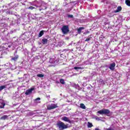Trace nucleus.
<instances>
[{
    "label": "nucleus",
    "instance_id": "nucleus-1",
    "mask_svg": "<svg viewBox=\"0 0 130 130\" xmlns=\"http://www.w3.org/2000/svg\"><path fill=\"white\" fill-rule=\"evenodd\" d=\"M57 125L59 130H63L66 129V128H68V125H65L64 123L60 121L57 123Z\"/></svg>",
    "mask_w": 130,
    "mask_h": 130
},
{
    "label": "nucleus",
    "instance_id": "nucleus-2",
    "mask_svg": "<svg viewBox=\"0 0 130 130\" xmlns=\"http://www.w3.org/2000/svg\"><path fill=\"white\" fill-rule=\"evenodd\" d=\"M97 113L99 114H101V115H103V114H109L110 113V111L108 109H102L97 112Z\"/></svg>",
    "mask_w": 130,
    "mask_h": 130
},
{
    "label": "nucleus",
    "instance_id": "nucleus-3",
    "mask_svg": "<svg viewBox=\"0 0 130 130\" xmlns=\"http://www.w3.org/2000/svg\"><path fill=\"white\" fill-rule=\"evenodd\" d=\"M63 34H67L69 33L70 30H69V26L68 25H64L61 29Z\"/></svg>",
    "mask_w": 130,
    "mask_h": 130
},
{
    "label": "nucleus",
    "instance_id": "nucleus-4",
    "mask_svg": "<svg viewBox=\"0 0 130 130\" xmlns=\"http://www.w3.org/2000/svg\"><path fill=\"white\" fill-rule=\"evenodd\" d=\"M57 106L56 104H52L47 106L48 110H51V109H54V108H57Z\"/></svg>",
    "mask_w": 130,
    "mask_h": 130
},
{
    "label": "nucleus",
    "instance_id": "nucleus-5",
    "mask_svg": "<svg viewBox=\"0 0 130 130\" xmlns=\"http://www.w3.org/2000/svg\"><path fill=\"white\" fill-rule=\"evenodd\" d=\"M62 120H63L64 121H66V122H69V123H71L72 122L71 121V120H70V118L68 117H62Z\"/></svg>",
    "mask_w": 130,
    "mask_h": 130
},
{
    "label": "nucleus",
    "instance_id": "nucleus-6",
    "mask_svg": "<svg viewBox=\"0 0 130 130\" xmlns=\"http://www.w3.org/2000/svg\"><path fill=\"white\" fill-rule=\"evenodd\" d=\"M34 88H31L30 89L27 90L25 92V95H30V94H31L32 91H34Z\"/></svg>",
    "mask_w": 130,
    "mask_h": 130
},
{
    "label": "nucleus",
    "instance_id": "nucleus-7",
    "mask_svg": "<svg viewBox=\"0 0 130 130\" xmlns=\"http://www.w3.org/2000/svg\"><path fill=\"white\" fill-rule=\"evenodd\" d=\"M115 68V62H113L110 64L109 69H110V70H111V71H113L114 70Z\"/></svg>",
    "mask_w": 130,
    "mask_h": 130
},
{
    "label": "nucleus",
    "instance_id": "nucleus-8",
    "mask_svg": "<svg viewBox=\"0 0 130 130\" xmlns=\"http://www.w3.org/2000/svg\"><path fill=\"white\" fill-rule=\"evenodd\" d=\"M50 63H54L57 62V60L54 59V58H50L49 60Z\"/></svg>",
    "mask_w": 130,
    "mask_h": 130
},
{
    "label": "nucleus",
    "instance_id": "nucleus-9",
    "mask_svg": "<svg viewBox=\"0 0 130 130\" xmlns=\"http://www.w3.org/2000/svg\"><path fill=\"white\" fill-rule=\"evenodd\" d=\"M0 119H1V120H8V119H9V116H8L7 115H5L1 117L0 118Z\"/></svg>",
    "mask_w": 130,
    "mask_h": 130
},
{
    "label": "nucleus",
    "instance_id": "nucleus-10",
    "mask_svg": "<svg viewBox=\"0 0 130 130\" xmlns=\"http://www.w3.org/2000/svg\"><path fill=\"white\" fill-rule=\"evenodd\" d=\"M6 104L2 100L0 101V108H5V106Z\"/></svg>",
    "mask_w": 130,
    "mask_h": 130
},
{
    "label": "nucleus",
    "instance_id": "nucleus-11",
    "mask_svg": "<svg viewBox=\"0 0 130 130\" xmlns=\"http://www.w3.org/2000/svg\"><path fill=\"white\" fill-rule=\"evenodd\" d=\"M34 3L35 4H36L34 5V7H36L37 8H40L41 5H40V3L38 2V1H35Z\"/></svg>",
    "mask_w": 130,
    "mask_h": 130
},
{
    "label": "nucleus",
    "instance_id": "nucleus-12",
    "mask_svg": "<svg viewBox=\"0 0 130 130\" xmlns=\"http://www.w3.org/2000/svg\"><path fill=\"white\" fill-rule=\"evenodd\" d=\"M63 44H64V42L63 41L59 42L57 43V46L58 47H61V46H62Z\"/></svg>",
    "mask_w": 130,
    "mask_h": 130
},
{
    "label": "nucleus",
    "instance_id": "nucleus-13",
    "mask_svg": "<svg viewBox=\"0 0 130 130\" xmlns=\"http://www.w3.org/2000/svg\"><path fill=\"white\" fill-rule=\"evenodd\" d=\"M40 98H37L34 100V103L36 104H38V103H40Z\"/></svg>",
    "mask_w": 130,
    "mask_h": 130
},
{
    "label": "nucleus",
    "instance_id": "nucleus-14",
    "mask_svg": "<svg viewBox=\"0 0 130 130\" xmlns=\"http://www.w3.org/2000/svg\"><path fill=\"white\" fill-rule=\"evenodd\" d=\"M3 47L6 49H8V47H11V45H9L8 44H3Z\"/></svg>",
    "mask_w": 130,
    "mask_h": 130
},
{
    "label": "nucleus",
    "instance_id": "nucleus-15",
    "mask_svg": "<svg viewBox=\"0 0 130 130\" xmlns=\"http://www.w3.org/2000/svg\"><path fill=\"white\" fill-rule=\"evenodd\" d=\"M121 9H122L121 7H120V6L118 7L117 10L115 11L114 13H118V12H120V11H121Z\"/></svg>",
    "mask_w": 130,
    "mask_h": 130
},
{
    "label": "nucleus",
    "instance_id": "nucleus-16",
    "mask_svg": "<svg viewBox=\"0 0 130 130\" xmlns=\"http://www.w3.org/2000/svg\"><path fill=\"white\" fill-rule=\"evenodd\" d=\"M47 41H48V40H47V39H42V43L43 44H47Z\"/></svg>",
    "mask_w": 130,
    "mask_h": 130
},
{
    "label": "nucleus",
    "instance_id": "nucleus-17",
    "mask_svg": "<svg viewBox=\"0 0 130 130\" xmlns=\"http://www.w3.org/2000/svg\"><path fill=\"white\" fill-rule=\"evenodd\" d=\"M83 29H84V27H80L79 28H78L77 29V31H78V34H81V32H82V30Z\"/></svg>",
    "mask_w": 130,
    "mask_h": 130
},
{
    "label": "nucleus",
    "instance_id": "nucleus-18",
    "mask_svg": "<svg viewBox=\"0 0 130 130\" xmlns=\"http://www.w3.org/2000/svg\"><path fill=\"white\" fill-rule=\"evenodd\" d=\"M44 34V30H41L39 34L38 37H42V36Z\"/></svg>",
    "mask_w": 130,
    "mask_h": 130
},
{
    "label": "nucleus",
    "instance_id": "nucleus-19",
    "mask_svg": "<svg viewBox=\"0 0 130 130\" xmlns=\"http://www.w3.org/2000/svg\"><path fill=\"white\" fill-rule=\"evenodd\" d=\"M18 58H19V56L16 55L15 56V57H12L11 59L12 60H14V61H16V60H17Z\"/></svg>",
    "mask_w": 130,
    "mask_h": 130
},
{
    "label": "nucleus",
    "instance_id": "nucleus-20",
    "mask_svg": "<svg viewBox=\"0 0 130 130\" xmlns=\"http://www.w3.org/2000/svg\"><path fill=\"white\" fill-rule=\"evenodd\" d=\"M59 81L60 84H62V85H64L66 84V82H64V80L63 79H60Z\"/></svg>",
    "mask_w": 130,
    "mask_h": 130
},
{
    "label": "nucleus",
    "instance_id": "nucleus-21",
    "mask_svg": "<svg viewBox=\"0 0 130 130\" xmlns=\"http://www.w3.org/2000/svg\"><path fill=\"white\" fill-rule=\"evenodd\" d=\"M80 108H82V109H86V106H85L84 104H81Z\"/></svg>",
    "mask_w": 130,
    "mask_h": 130
},
{
    "label": "nucleus",
    "instance_id": "nucleus-22",
    "mask_svg": "<svg viewBox=\"0 0 130 130\" xmlns=\"http://www.w3.org/2000/svg\"><path fill=\"white\" fill-rule=\"evenodd\" d=\"M93 126V124L92 123H90V122H87V127H92Z\"/></svg>",
    "mask_w": 130,
    "mask_h": 130
},
{
    "label": "nucleus",
    "instance_id": "nucleus-23",
    "mask_svg": "<svg viewBox=\"0 0 130 130\" xmlns=\"http://www.w3.org/2000/svg\"><path fill=\"white\" fill-rule=\"evenodd\" d=\"M73 87L75 88L76 89H80V86H79V84H74L73 85Z\"/></svg>",
    "mask_w": 130,
    "mask_h": 130
},
{
    "label": "nucleus",
    "instance_id": "nucleus-24",
    "mask_svg": "<svg viewBox=\"0 0 130 130\" xmlns=\"http://www.w3.org/2000/svg\"><path fill=\"white\" fill-rule=\"evenodd\" d=\"M6 88H7V86L6 85H3L0 86V91L4 90V89H6Z\"/></svg>",
    "mask_w": 130,
    "mask_h": 130
},
{
    "label": "nucleus",
    "instance_id": "nucleus-25",
    "mask_svg": "<svg viewBox=\"0 0 130 130\" xmlns=\"http://www.w3.org/2000/svg\"><path fill=\"white\" fill-rule=\"evenodd\" d=\"M125 4L128 7H130V0H126Z\"/></svg>",
    "mask_w": 130,
    "mask_h": 130
},
{
    "label": "nucleus",
    "instance_id": "nucleus-26",
    "mask_svg": "<svg viewBox=\"0 0 130 130\" xmlns=\"http://www.w3.org/2000/svg\"><path fill=\"white\" fill-rule=\"evenodd\" d=\"M91 39H92V37H91V36H89L85 40V41L87 42V41H90V40H91Z\"/></svg>",
    "mask_w": 130,
    "mask_h": 130
},
{
    "label": "nucleus",
    "instance_id": "nucleus-27",
    "mask_svg": "<svg viewBox=\"0 0 130 130\" xmlns=\"http://www.w3.org/2000/svg\"><path fill=\"white\" fill-rule=\"evenodd\" d=\"M37 77H38L39 78H43V77H44V75H43V74H37Z\"/></svg>",
    "mask_w": 130,
    "mask_h": 130
},
{
    "label": "nucleus",
    "instance_id": "nucleus-28",
    "mask_svg": "<svg viewBox=\"0 0 130 130\" xmlns=\"http://www.w3.org/2000/svg\"><path fill=\"white\" fill-rule=\"evenodd\" d=\"M82 67H74V70H82Z\"/></svg>",
    "mask_w": 130,
    "mask_h": 130
},
{
    "label": "nucleus",
    "instance_id": "nucleus-29",
    "mask_svg": "<svg viewBox=\"0 0 130 130\" xmlns=\"http://www.w3.org/2000/svg\"><path fill=\"white\" fill-rule=\"evenodd\" d=\"M47 9V7H43L42 8L40 9L39 11H42V10H46Z\"/></svg>",
    "mask_w": 130,
    "mask_h": 130
},
{
    "label": "nucleus",
    "instance_id": "nucleus-30",
    "mask_svg": "<svg viewBox=\"0 0 130 130\" xmlns=\"http://www.w3.org/2000/svg\"><path fill=\"white\" fill-rule=\"evenodd\" d=\"M29 10H34V9H35V7H33V6H30L29 7H28V8Z\"/></svg>",
    "mask_w": 130,
    "mask_h": 130
},
{
    "label": "nucleus",
    "instance_id": "nucleus-31",
    "mask_svg": "<svg viewBox=\"0 0 130 130\" xmlns=\"http://www.w3.org/2000/svg\"><path fill=\"white\" fill-rule=\"evenodd\" d=\"M31 51H36V48H35V47H32L31 49Z\"/></svg>",
    "mask_w": 130,
    "mask_h": 130
},
{
    "label": "nucleus",
    "instance_id": "nucleus-32",
    "mask_svg": "<svg viewBox=\"0 0 130 130\" xmlns=\"http://www.w3.org/2000/svg\"><path fill=\"white\" fill-rule=\"evenodd\" d=\"M68 18H73L74 16H73V15H68Z\"/></svg>",
    "mask_w": 130,
    "mask_h": 130
},
{
    "label": "nucleus",
    "instance_id": "nucleus-33",
    "mask_svg": "<svg viewBox=\"0 0 130 130\" xmlns=\"http://www.w3.org/2000/svg\"><path fill=\"white\" fill-rule=\"evenodd\" d=\"M95 119H96V120H100V118H99V117H95Z\"/></svg>",
    "mask_w": 130,
    "mask_h": 130
},
{
    "label": "nucleus",
    "instance_id": "nucleus-34",
    "mask_svg": "<svg viewBox=\"0 0 130 130\" xmlns=\"http://www.w3.org/2000/svg\"><path fill=\"white\" fill-rule=\"evenodd\" d=\"M35 59H39V57L37 56H36V57H35Z\"/></svg>",
    "mask_w": 130,
    "mask_h": 130
},
{
    "label": "nucleus",
    "instance_id": "nucleus-35",
    "mask_svg": "<svg viewBox=\"0 0 130 130\" xmlns=\"http://www.w3.org/2000/svg\"><path fill=\"white\" fill-rule=\"evenodd\" d=\"M98 13L99 14H100V13H101V11L99 10V11H98Z\"/></svg>",
    "mask_w": 130,
    "mask_h": 130
},
{
    "label": "nucleus",
    "instance_id": "nucleus-36",
    "mask_svg": "<svg viewBox=\"0 0 130 130\" xmlns=\"http://www.w3.org/2000/svg\"><path fill=\"white\" fill-rule=\"evenodd\" d=\"M30 115H33V112H31L30 113Z\"/></svg>",
    "mask_w": 130,
    "mask_h": 130
},
{
    "label": "nucleus",
    "instance_id": "nucleus-37",
    "mask_svg": "<svg viewBox=\"0 0 130 130\" xmlns=\"http://www.w3.org/2000/svg\"><path fill=\"white\" fill-rule=\"evenodd\" d=\"M94 130H100V128H95L94 129Z\"/></svg>",
    "mask_w": 130,
    "mask_h": 130
},
{
    "label": "nucleus",
    "instance_id": "nucleus-38",
    "mask_svg": "<svg viewBox=\"0 0 130 130\" xmlns=\"http://www.w3.org/2000/svg\"><path fill=\"white\" fill-rule=\"evenodd\" d=\"M66 40H69V38L67 37L66 38Z\"/></svg>",
    "mask_w": 130,
    "mask_h": 130
},
{
    "label": "nucleus",
    "instance_id": "nucleus-39",
    "mask_svg": "<svg viewBox=\"0 0 130 130\" xmlns=\"http://www.w3.org/2000/svg\"><path fill=\"white\" fill-rule=\"evenodd\" d=\"M16 53H17V51H16L15 53H14V55L16 54Z\"/></svg>",
    "mask_w": 130,
    "mask_h": 130
},
{
    "label": "nucleus",
    "instance_id": "nucleus-40",
    "mask_svg": "<svg viewBox=\"0 0 130 130\" xmlns=\"http://www.w3.org/2000/svg\"><path fill=\"white\" fill-rule=\"evenodd\" d=\"M88 33H89V31H87V32H86V34H88Z\"/></svg>",
    "mask_w": 130,
    "mask_h": 130
},
{
    "label": "nucleus",
    "instance_id": "nucleus-41",
    "mask_svg": "<svg viewBox=\"0 0 130 130\" xmlns=\"http://www.w3.org/2000/svg\"><path fill=\"white\" fill-rule=\"evenodd\" d=\"M88 1H90V2H92L93 0H88Z\"/></svg>",
    "mask_w": 130,
    "mask_h": 130
}]
</instances>
